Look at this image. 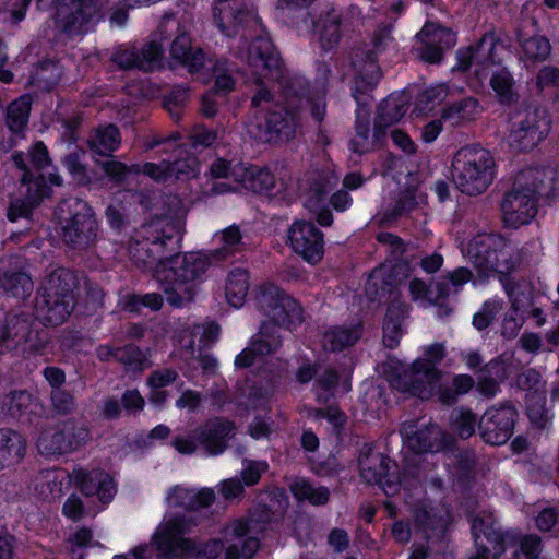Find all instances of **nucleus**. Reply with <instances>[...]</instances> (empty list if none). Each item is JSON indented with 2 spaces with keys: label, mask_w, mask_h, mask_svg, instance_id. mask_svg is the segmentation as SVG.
<instances>
[{
  "label": "nucleus",
  "mask_w": 559,
  "mask_h": 559,
  "mask_svg": "<svg viewBox=\"0 0 559 559\" xmlns=\"http://www.w3.org/2000/svg\"><path fill=\"white\" fill-rule=\"evenodd\" d=\"M241 8L242 0H215L213 20L218 29L228 37L237 35L240 28L243 31L241 38L247 37L248 29L257 33L246 52H239V57L248 63L251 80L259 86L252 98L254 111L247 123V131L253 139L265 143L288 141L296 132V116L273 102L266 85L275 82L287 105L292 106L295 82L286 78L278 53L262 28L255 10L251 8L243 11Z\"/></svg>",
  "instance_id": "f257e3e1"
},
{
  "label": "nucleus",
  "mask_w": 559,
  "mask_h": 559,
  "mask_svg": "<svg viewBox=\"0 0 559 559\" xmlns=\"http://www.w3.org/2000/svg\"><path fill=\"white\" fill-rule=\"evenodd\" d=\"M183 223L175 216H156L142 224V259L145 269H152L154 277L166 285L167 301L182 307L192 299L193 282L200 280L211 265V257L203 252L183 255L167 253L178 249L182 238Z\"/></svg>",
  "instance_id": "f03ea898"
},
{
  "label": "nucleus",
  "mask_w": 559,
  "mask_h": 559,
  "mask_svg": "<svg viewBox=\"0 0 559 559\" xmlns=\"http://www.w3.org/2000/svg\"><path fill=\"white\" fill-rule=\"evenodd\" d=\"M253 302L265 320L258 335L236 356L237 368L264 362L265 357L280 347L281 338L276 330L270 328V323L293 329L302 321V309L298 301L273 284L260 285L254 290Z\"/></svg>",
  "instance_id": "7ed1b4c3"
},
{
  "label": "nucleus",
  "mask_w": 559,
  "mask_h": 559,
  "mask_svg": "<svg viewBox=\"0 0 559 559\" xmlns=\"http://www.w3.org/2000/svg\"><path fill=\"white\" fill-rule=\"evenodd\" d=\"M502 44L493 33H487L475 47L457 51V68L472 71L483 82L490 75V85L501 103L514 100V80L506 68H499Z\"/></svg>",
  "instance_id": "20e7f679"
},
{
  "label": "nucleus",
  "mask_w": 559,
  "mask_h": 559,
  "mask_svg": "<svg viewBox=\"0 0 559 559\" xmlns=\"http://www.w3.org/2000/svg\"><path fill=\"white\" fill-rule=\"evenodd\" d=\"M546 178L552 179V170L532 168L518 174L512 189L501 202L502 222L507 227L516 229L535 218Z\"/></svg>",
  "instance_id": "39448f33"
},
{
  "label": "nucleus",
  "mask_w": 559,
  "mask_h": 559,
  "mask_svg": "<svg viewBox=\"0 0 559 559\" xmlns=\"http://www.w3.org/2000/svg\"><path fill=\"white\" fill-rule=\"evenodd\" d=\"M461 251L478 273L474 286L495 274H509L516 265L512 245L497 234H478L467 243L462 242Z\"/></svg>",
  "instance_id": "423d86ee"
},
{
  "label": "nucleus",
  "mask_w": 559,
  "mask_h": 559,
  "mask_svg": "<svg viewBox=\"0 0 559 559\" xmlns=\"http://www.w3.org/2000/svg\"><path fill=\"white\" fill-rule=\"evenodd\" d=\"M74 271L58 266L46 276L36 296L35 309L44 324L59 325L73 309V292L78 287Z\"/></svg>",
  "instance_id": "0eeeda50"
},
{
  "label": "nucleus",
  "mask_w": 559,
  "mask_h": 559,
  "mask_svg": "<svg viewBox=\"0 0 559 559\" xmlns=\"http://www.w3.org/2000/svg\"><path fill=\"white\" fill-rule=\"evenodd\" d=\"M497 165L491 152L471 145L459 150L452 159V180L465 194L477 195L493 182Z\"/></svg>",
  "instance_id": "6e6552de"
},
{
  "label": "nucleus",
  "mask_w": 559,
  "mask_h": 559,
  "mask_svg": "<svg viewBox=\"0 0 559 559\" xmlns=\"http://www.w3.org/2000/svg\"><path fill=\"white\" fill-rule=\"evenodd\" d=\"M56 214L61 225V239L63 243L76 251H87L95 247L99 233V225L92 206L79 198L62 200Z\"/></svg>",
  "instance_id": "1a4fd4ad"
},
{
  "label": "nucleus",
  "mask_w": 559,
  "mask_h": 559,
  "mask_svg": "<svg viewBox=\"0 0 559 559\" xmlns=\"http://www.w3.org/2000/svg\"><path fill=\"white\" fill-rule=\"evenodd\" d=\"M445 355L443 344L435 343L423 348V355L418 357L411 368L403 374L391 380L392 388L407 392L421 400L433 396L437 384L443 373L438 369Z\"/></svg>",
  "instance_id": "9d476101"
},
{
  "label": "nucleus",
  "mask_w": 559,
  "mask_h": 559,
  "mask_svg": "<svg viewBox=\"0 0 559 559\" xmlns=\"http://www.w3.org/2000/svg\"><path fill=\"white\" fill-rule=\"evenodd\" d=\"M46 345V335L33 329V321L27 314L5 313L0 317V354L17 348L24 354H39Z\"/></svg>",
  "instance_id": "9b49d317"
},
{
  "label": "nucleus",
  "mask_w": 559,
  "mask_h": 559,
  "mask_svg": "<svg viewBox=\"0 0 559 559\" xmlns=\"http://www.w3.org/2000/svg\"><path fill=\"white\" fill-rule=\"evenodd\" d=\"M188 530L189 523L183 516L166 518L154 535L162 555L171 559H202L200 543L183 537Z\"/></svg>",
  "instance_id": "f8f14e48"
},
{
  "label": "nucleus",
  "mask_w": 559,
  "mask_h": 559,
  "mask_svg": "<svg viewBox=\"0 0 559 559\" xmlns=\"http://www.w3.org/2000/svg\"><path fill=\"white\" fill-rule=\"evenodd\" d=\"M476 555L471 559H497L508 545L518 540L514 531L500 532L496 527V518L491 513L481 512L472 519Z\"/></svg>",
  "instance_id": "ddd939ff"
},
{
  "label": "nucleus",
  "mask_w": 559,
  "mask_h": 559,
  "mask_svg": "<svg viewBox=\"0 0 559 559\" xmlns=\"http://www.w3.org/2000/svg\"><path fill=\"white\" fill-rule=\"evenodd\" d=\"M234 430L235 426L231 421L216 418L195 430L192 437H176L173 445L181 454H192L198 447H201L209 454L216 455L225 450L226 442Z\"/></svg>",
  "instance_id": "4468645a"
},
{
  "label": "nucleus",
  "mask_w": 559,
  "mask_h": 559,
  "mask_svg": "<svg viewBox=\"0 0 559 559\" xmlns=\"http://www.w3.org/2000/svg\"><path fill=\"white\" fill-rule=\"evenodd\" d=\"M338 183V176L330 168L323 171H312L299 183L304 197L305 206L317 214L321 226H330L333 223L331 212L325 209L328 193Z\"/></svg>",
  "instance_id": "2eb2a0df"
},
{
  "label": "nucleus",
  "mask_w": 559,
  "mask_h": 559,
  "mask_svg": "<svg viewBox=\"0 0 559 559\" xmlns=\"http://www.w3.org/2000/svg\"><path fill=\"white\" fill-rule=\"evenodd\" d=\"M359 468L360 476L369 484H378L386 496L400 492L402 484L395 473L396 464L368 444L360 450Z\"/></svg>",
  "instance_id": "dca6fc26"
},
{
  "label": "nucleus",
  "mask_w": 559,
  "mask_h": 559,
  "mask_svg": "<svg viewBox=\"0 0 559 559\" xmlns=\"http://www.w3.org/2000/svg\"><path fill=\"white\" fill-rule=\"evenodd\" d=\"M261 525L252 518L238 519L223 530L226 559H251L260 546Z\"/></svg>",
  "instance_id": "f3484780"
},
{
  "label": "nucleus",
  "mask_w": 559,
  "mask_h": 559,
  "mask_svg": "<svg viewBox=\"0 0 559 559\" xmlns=\"http://www.w3.org/2000/svg\"><path fill=\"white\" fill-rule=\"evenodd\" d=\"M88 439V430L74 420H67L43 431L37 440L39 451L47 455L64 454L76 450Z\"/></svg>",
  "instance_id": "a211bd4d"
},
{
  "label": "nucleus",
  "mask_w": 559,
  "mask_h": 559,
  "mask_svg": "<svg viewBox=\"0 0 559 559\" xmlns=\"http://www.w3.org/2000/svg\"><path fill=\"white\" fill-rule=\"evenodd\" d=\"M200 173V163L190 154L186 145L175 148V160L170 164L163 160L159 164L146 163L142 165V174L150 176L155 181H167L175 178L177 180H189L195 178Z\"/></svg>",
  "instance_id": "6ab92c4d"
},
{
  "label": "nucleus",
  "mask_w": 559,
  "mask_h": 559,
  "mask_svg": "<svg viewBox=\"0 0 559 559\" xmlns=\"http://www.w3.org/2000/svg\"><path fill=\"white\" fill-rule=\"evenodd\" d=\"M288 242L309 264H317L323 258V234L311 222L295 221L288 229Z\"/></svg>",
  "instance_id": "aec40b11"
},
{
  "label": "nucleus",
  "mask_w": 559,
  "mask_h": 559,
  "mask_svg": "<svg viewBox=\"0 0 559 559\" xmlns=\"http://www.w3.org/2000/svg\"><path fill=\"white\" fill-rule=\"evenodd\" d=\"M547 132L548 123L536 111L519 114L512 122L508 143L515 151H527L536 146Z\"/></svg>",
  "instance_id": "412c9836"
},
{
  "label": "nucleus",
  "mask_w": 559,
  "mask_h": 559,
  "mask_svg": "<svg viewBox=\"0 0 559 559\" xmlns=\"http://www.w3.org/2000/svg\"><path fill=\"white\" fill-rule=\"evenodd\" d=\"M516 412L512 406L490 407L479 420L483 439L492 445L506 443L513 432Z\"/></svg>",
  "instance_id": "4be33fe9"
},
{
  "label": "nucleus",
  "mask_w": 559,
  "mask_h": 559,
  "mask_svg": "<svg viewBox=\"0 0 559 559\" xmlns=\"http://www.w3.org/2000/svg\"><path fill=\"white\" fill-rule=\"evenodd\" d=\"M401 435L405 445L415 453L439 452L452 443L451 438H447L437 425L416 429L415 424L406 423Z\"/></svg>",
  "instance_id": "5701e85b"
},
{
  "label": "nucleus",
  "mask_w": 559,
  "mask_h": 559,
  "mask_svg": "<svg viewBox=\"0 0 559 559\" xmlns=\"http://www.w3.org/2000/svg\"><path fill=\"white\" fill-rule=\"evenodd\" d=\"M417 38L421 43L420 58L429 63L439 62L443 50L453 47L456 43V35L451 29L432 22L424 25Z\"/></svg>",
  "instance_id": "b1692460"
},
{
  "label": "nucleus",
  "mask_w": 559,
  "mask_h": 559,
  "mask_svg": "<svg viewBox=\"0 0 559 559\" xmlns=\"http://www.w3.org/2000/svg\"><path fill=\"white\" fill-rule=\"evenodd\" d=\"M165 500L169 510L194 511L210 507L215 500V491L210 487L176 485L167 490Z\"/></svg>",
  "instance_id": "393cba45"
},
{
  "label": "nucleus",
  "mask_w": 559,
  "mask_h": 559,
  "mask_svg": "<svg viewBox=\"0 0 559 559\" xmlns=\"http://www.w3.org/2000/svg\"><path fill=\"white\" fill-rule=\"evenodd\" d=\"M173 64H181L191 73H200L205 64V55L191 46L190 25L179 24L177 35L170 45Z\"/></svg>",
  "instance_id": "a878e982"
},
{
  "label": "nucleus",
  "mask_w": 559,
  "mask_h": 559,
  "mask_svg": "<svg viewBox=\"0 0 559 559\" xmlns=\"http://www.w3.org/2000/svg\"><path fill=\"white\" fill-rule=\"evenodd\" d=\"M27 452L26 438L10 428H0V471L22 462Z\"/></svg>",
  "instance_id": "bb28decb"
},
{
  "label": "nucleus",
  "mask_w": 559,
  "mask_h": 559,
  "mask_svg": "<svg viewBox=\"0 0 559 559\" xmlns=\"http://www.w3.org/2000/svg\"><path fill=\"white\" fill-rule=\"evenodd\" d=\"M340 16L332 9L324 21L305 20L297 29L302 34H319V41L323 49L334 47L340 38Z\"/></svg>",
  "instance_id": "cd10ccee"
},
{
  "label": "nucleus",
  "mask_w": 559,
  "mask_h": 559,
  "mask_svg": "<svg viewBox=\"0 0 559 559\" xmlns=\"http://www.w3.org/2000/svg\"><path fill=\"white\" fill-rule=\"evenodd\" d=\"M480 112L476 98L467 96L448 102L441 110V118L450 127H462L474 121Z\"/></svg>",
  "instance_id": "c85d7f7f"
},
{
  "label": "nucleus",
  "mask_w": 559,
  "mask_h": 559,
  "mask_svg": "<svg viewBox=\"0 0 559 559\" xmlns=\"http://www.w3.org/2000/svg\"><path fill=\"white\" fill-rule=\"evenodd\" d=\"M409 103V96L404 92L393 93L386 99H384L380 106L378 116L376 119L377 135L382 128L397 122L407 111Z\"/></svg>",
  "instance_id": "c756f323"
},
{
  "label": "nucleus",
  "mask_w": 559,
  "mask_h": 559,
  "mask_svg": "<svg viewBox=\"0 0 559 559\" xmlns=\"http://www.w3.org/2000/svg\"><path fill=\"white\" fill-rule=\"evenodd\" d=\"M234 175L238 186L241 185L245 189L258 193L270 191L275 183L274 176L270 170L257 166L238 167L234 170Z\"/></svg>",
  "instance_id": "7c9ffc66"
},
{
  "label": "nucleus",
  "mask_w": 559,
  "mask_h": 559,
  "mask_svg": "<svg viewBox=\"0 0 559 559\" xmlns=\"http://www.w3.org/2000/svg\"><path fill=\"white\" fill-rule=\"evenodd\" d=\"M119 144V130L112 124L96 129L87 140L88 148L95 160L98 157H110Z\"/></svg>",
  "instance_id": "2f4dec72"
},
{
  "label": "nucleus",
  "mask_w": 559,
  "mask_h": 559,
  "mask_svg": "<svg viewBox=\"0 0 559 559\" xmlns=\"http://www.w3.org/2000/svg\"><path fill=\"white\" fill-rule=\"evenodd\" d=\"M360 336V323L350 326H333L324 333L322 344L325 350L338 352L354 345Z\"/></svg>",
  "instance_id": "473e14b6"
},
{
  "label": "nucleus",
  "mask_w": 559,
  "mask_h": 559,
  "mask_svg": "<svg viewBox=\"0 0 559 559\" xmlns=\"http://www.w3.org/2000/svg\"><path fill=\"white\" fill-rule=\"evenodd\" d=\"M249 284L250 276L246 270H231L225 284L226 301L234 308L242 307L248 296Z\"/></svg>",
  "instance_id": "72a5a7b5"
},
{
  "label": "nucleus",
  "mask_w": 559,
  "mask_h": 559,
  "mask_svg": "<svg viewBox=\"0 0 559 559\" xmlns=\"http://www.w3.org/2000/svg\"><path fill=\"white\" fill-rule=\"evenodd\" d=\"M474 386V380L468 374H457L451 381L442 377L437 384L433 396L442 404H453L459 395L467 393Z\"/></svg>",
  "instance_id": "f704fd0d"
},
{
  "label": "nucleus",
  "mask_w": 559,
  "mask_h": 559,
  "mask_svg": "<svg viewBox=\"0 0 559 559\" xmlns=\"http://www.w3.org/2000/svg\"><path fill=\"white\" fill-rule=\"evenodd\" d=\"M32 104V96L24 94L8 106L5 124L11 132L15 134L23 133L28 123Z\"/></svg>",
  "instance_id": "c9c22d12"
},
{
  "label": "nucleus",
  "mask_w": 559,
  "mask_h": 559,
  "mask_svg": "<svg viewBox=\"0 0 559 559\" xmlns=\"http://www.w3.org/2000/svg\"><path fill=\"white\" fill-rule=\"evenodd\" d=\"M407 313V306L403 302L393 301L388 308L383 323V343L389 348H394L402 335L401 322Z\"/></svg>",
  "instance_id": "e433bc0d"
},
{
  "label": "nucleus",
  "mask_w": 559,
  "mask_h": 559,
  "mask_svg": "<svg viewBox=\"0 0 559 559\" xmlns=\"http://www.w3.org/2000/svg\"><path fill=\"white\" fill-rule=\"evenodd\" d=\"M290 492L298 501H308L321 506L329 501L330 490L324 486H316L306 478H296L289 485Z\"/></svg>",
  "instance_id": "4c0bfd02"
},
{
  "label": "nucleus",
  "mask_w": 559,
  "mask_h": 559,
  "mask_svg": "<svg viewBox=\"0 0 559 559\" xmlns=\"http://www.w3.org/2000/svg\"><path fill=\"white\" fill-rule=\"evenodd\" d=\"M380 78L381 70L373 60L368 61L358 72L352 93L359 106L365 104V96L374 87Z\"/></svg>",
  "instance_id": "58836bf2"
},
{
  "label": "nucleus",
  "mask_w": 559,
  "mask_h": 559,
  "mask_svg": "<svg viewBox=\"0 0 559 559\" xmlns=\"http://www.w3.org/2000/svg\"><path fill=\"white\" fill-rule=\"evenodd\" d=\"M61 69L58 63L44 61L32 72L28 84L43 92L51 91L60 81Z\"/></svg>",
  "instance_id": "ea45409f"
},
{
  "label": "nucleus",
  "mask_w": 559,
  "mask_h": 559,
  "mask_svg": "<svg viewBox=\"0 0 559 559\" xmlns=\"http://www.w3.org/2000/svg\"><path fill=\"white\" fill-rule=\"evenodd\" d=\"M92 12L86 11L82 2L74 4L72 9L60 8L57 13L58 27L64 33H76L86 23Z\"/></svg>",
  "instance_id": "a19ab883"
},
{
  "label": "nucleus",
  "mask_w": 559,
  "mask_h": 559,
  "mask_svg": "<svg viewBox=\"0 0 559 559\" xmlns=\"http://www.w3.org/2000/svg\"><path fill=\"white\" fill-rule=\"evenodd\" d=\"M0 287L10 296L26 298L34 288L31 276L24 272L7 271L0 276Z\"/></svg>",
  "instance_id": "79ce46f5"
},
{
  "label": "nucleus",
  "mask_w": 559,
  "mask_h": 559,
  "mask_svg": "<svg viewBox=\"0 0 559 559\" xmlns=\"http://www.w3.org/2000/svg\"><path fill=\"white\" fill-rule=\"evenodd\" d=\"M502 284L511 302V310L506 314L503 319L502 334L506 337L512 338L516 336L523 324V317L520 314V310L523 307V304L513 287H510L509 284L504 283L503 281Z\"/></svg>",
  "instance_id": "37998d69"
},
{
  "label": "nucleus",
  "mask_w": 559,
  "mask_h": 559,
  "mask_svg": "<svg viewBox=\"0 0 559 559\" xmlns=\"http://www.w3.org/2000/svg\"><path fill=\"white\" fill-rule=\"evenodd\" d=\"M213 239L218 247L215 249L212 257L216 260H221L240 248L242 236L239 228L231 225L222 231H217Z\"/></svg>",
  "instance_id": "c03bdc74"
},
{
  "label": "nucleus",
  "mask_w": 559,
  "mask_h": 559,
  "mask_svg": "<svg viewBox=\"0 0 559 559\" xmlns=\"http://www.w3.org/2000/svg\"><path fill=\"white\" fill-rule=\"evenodd\" d=\"M93 539V533L87 527H80L66 540V550L70 559H86L88 549L98 546Z\"/></svg>",
  "instance_id": "a18cd8bd"
},
{
  "label": "nucleus",
  "mask_w": 559,
  "mask_h": 559,
  "mask_svg": "<svg viewBox=\"0 0 559 559\" xmlns=\"http://www.w3.org/2000/svg\"><path fill=\"white\" fill-rule=\"evenodd\" d=\"M338 374L332 370L326 371L316 381L317 400L320 403H325L331 396L337 393H346L350 390L348 379H344L342 383H337Z\"/></svg>",
  "instance_id": "49530a36"
},
{
  "label": "nucleus",
  "mask_w": 559,
  "mask_h": 559,
  "mask_svg": "<svg viewBox=\"0 0 559 559\" xmlns=\"http://www.w3.org/2000/svg\"><path fill=\"white\" fill-rule=\"evenodd\" d=\"M384 133L385 131L381 128L377 138V130L374 129L373 136L370 139L368 122L361 120V111L359 110L356 122V133L350 141V147L358 154L367 153L382 141Z\"/></svg>",
  "instance_id": "de8ad7c7"
},
{
  "label": "nucleus",
  "mask_w": 559,
  "mask_h": 559,
  "mask_svg": "<svg viewBox=\"0 0 559 559\" xmlns=\"http://www.w3.org/2000/svg\"><path fill=\"white\" fill-rule=\"evenodd\" d=\"M176 378L177 372L169 368L154 371L147 379V385L151 390L150 401L155 405L164 403L167 394L163 389L173 383Z\"/></svg>",
  "instance_id": "09e8293b"
},
{
  "label": "nucleus",
  "mask_w": 559,
  "mask_h": 559,
  "mask_svg": "<svg viewBox=\"0 0 559 559\" xmlns=\"http://www.w3.org/2000/svg\"><path fill=\"white\" fill-rule=\"evenodd\" d=\"M275 390L276 383L274 381L254 385L250 389L246 401L240 402V405H243L247 411H266Z\"/></svg>",
  "instance_id": "8fccbe9b"
},
{
  "label": "nucleus",
  "mask_w": 559,
  "mask_h": 559,
  "mask_svg": "<svg viewBox=\"0 0 559 559\" xmlns=\"http://www.w3.org/2000/svg\"><path fill=\"white\" fill-rule=\"evenodd\" d=\"M243 165L237 164L235 166H230L229 163H227L223 158H218L211 165L210 171L213 178H223L230 180L233 179V182H221V183H214L212 187V190L214 193H226L229 191H235L238 189V183L236 182V176L234 175V170L238 167H242Z\"/></svg>",
  "instance_id": "3c124183"
},
{
  "label": "nucleus",
  "mask_w": 559,
  "mask_h": 559,
  "mask_svg": "<svg viewBox=\"0 0 559 559\" xmlns=\"http://www.w3.org/2000/svg\"><path fill=\"white\" fill-rule=\"evenodd\" d=\"M225 62H215L212 60H205V64L199 75V79L205 81V72L212 71L215 78V93H227L234 87V80L225 68Z\"/></svg>",
  "instance_id": "603ef678"
},
{
  "label": "nucleus",
  "mask_w": 559,
  "mask_h": 559,
  "mask_svg": "<svg viewBox=\"0 0 559 559\" xmlns=\"http://www.w3.org/2000/svg\"><path fill=\"white\" fill-rule=\"evenodd\" d=\"M469 281H472V273L468 269L459 267L454 270L449 274L448 282H438L436 284L438 290L436 299H443L452 293H457Z\"/></svg>",
  "instance_id": "864d4df0"
},
{
  "label": "nucleus",
  "mask_w": 559,
  "mask_h": 559,
  "mask_svg": "<svg viewBox=\"0 0 559 559\" xmlns=\"http://www.w3.org/2000/svg\"><path fill=\"white\" fill-rule=\"evenodd\" d=\"M476 423L477 418L471 409L461 407L451 413V426L463 439L474 435Z\"/></svg>",
  "instance_id": "5fc2aeb1"
},
{
  "label": "nucleus",
  "mask_w": 559,
  "mask_h": 559,
  "mask_svg": "<svg viewBox=\"0 0 559 559\" xmlns=\"http://www.w3.org/2000/svg\"><path fill=\"white\" fill-rule=\"evenodd\" d=\"M519 41L522 47L525 58L530 60H545L550 53V44L546 37L533 36L523 39L519 36Z\"/></svg>",
  "instance_id": "6e6d98bb"
},
{
  "label": "nucleus",
  "mask_w": 559,
  "mask_h": 559,
  "mask_svg": "<svg viewBox=\"0 0 559 559\" xmlns=\"http://www.w3.org/2000/svg\"><path fill=\"white\" fill-rule=\"evenodd\" d=\"M395 284L393 278V267L391 264H382L373 270L367 283V290H376V294H384L390 290V287Z\"/></svg>",
  "instance_id": "4d7b16f0"
},
{
  "label": "nucleus",
  "mask_w": 559,
  "mask_h": 559,
  "mask_svg": "<svg viewBox=\"0 0 559 559\" xmlns=\"http://www.w3.org/2000/svg\"><path fill=\"white\" fill-rule=\"evenodd\" d=\"M25 189V191H21V194L26 199L31 200V198L38 195V205L43 201L44 198L48 197L50 192V187L46 183V179L44 175L38 174L27 178L26 175H22L21 177V189Z\"/></svg>",
  "instance_id": "13d9d810"
},
{
  "label": "nucleus",
  "mask_w": 559,
  "mask_h": 559,
  "mask_svg": "<svg viewBox=\"0 0 559 559\" xmlns=\"http://www.w3.org/2000/svg\"><path fill=\"white\" fill-rule=\"evenodd\" d=\"M3 403L11 417L20 418L29 411L32 395L27 391H14L5 396Z\"/></svg>",
  "instance_id": "bf43d9fd"
},
{
  "label": "nucleus",
  "mask_w": 559,
  "mask_h": 559,
  "mask_svg": "<svg viewBox=\"0 0 559 559\" xmlns=\"http://www.w3.org/2000/svg\"><path fill=\"white\" fill-rule=\"evenodd\" d=\"M39 197L26 200L22 194L10 202L7 216L9 221L15 222L19 218H29L35 207L38 206Z\"/></svg>",
  "instance_id": "052dcab7"
},
{
  "label": "nucleus",
  "mask_w": 559,
  "mask_h": 559,
  "mask_svg": "<svg viewBox=\"0 0 559 559\" xmlns=\"http://www.w3.org/2000/svg\"><path fill=\"white\" fill-rule=\"evenodd\" d=\"M503 301L500 298H491L484 302L478 312L474 314L473 324L477 330L486 329L502 309Z\"/></svg>",
  "instance_id": "680f3d73"
},
{
  "label": "nucleus",
  "mask_w": 559,
  "mask_h": 559,
  "mask_svg": "<svg viewBox=\"0 0 559 559\" xmlns=\"http://www.w3.org/2000/svg\"><path fill=\"white\" fill-rule=\"evenodd\" d=\"M51 407L59 415H69L75 411L74 396L63 389H52L50 393Z\"/></svg>",
  "instance_id": "e2e57ef3"
},
{
  "label": "nucleus",
  "mask_w": 559,
  "mask_h": 559,
  "mask_svg": "<svg viewBox=\"0 0 559 559\" xmlns=\"http://www.w3.org/2000/svg\"><path fill=\"white\" fill-rule=\"evenodd\" d=\"M103 471H91L86 472L84 469H78L73 472L74 481L76 485H79L81 491L85 496H93L97 493L98 490V478L99 474H102Z\"/></svg>",
  "instance_id": "0e129e2a"
},
{
  "label": "nucleus",
  "mask_w": 559,
  "mask_h": 559,
  "mask_svg": "<svg viewBox=\"0 0 559 559\" xmlns=\"http://www.w3.org/2000/svg\"><path fill=\"white\" fill-rule=\"evenodd\" d=\"M163 45L157 40L148 41L142 49V71L154 70L162 66Z\"/></svg>",
  "instance_id": "69168bd1"
},
{
  "label": "nucleus",
  "mask_w": 559,
  "mask_h": 559,
  "mask_svg": "<svg viewBox=\"0 0 559 559\" xmlns=\"http://www.w3.org/2000/svg\"><path fill=\"white\" fill-rule=\"evenodd\" d=\"M424 201V195L418 193L416 190L405 191L400 198L394 212L388 216V219H392L396 216L411 212L417 204Z\"/></svg>",
  "instance_id": "338daca9"
},
{
  "label": "nucleus",
  "mask_w": 559,
  "mask_h": 559,
  "mask_svg": "<svg viewBox=\"0 0 559 559\" xmlns=\"http://www.w3.org/2000/svg\"><path fill=\"white\" fill-rule=\"evenodd\" d=\"M542 550L540 538L537 535H526L521 539L516 559H538Z\"/></svg>",
  "instance_id": "774afa93"
}]
</instances>
